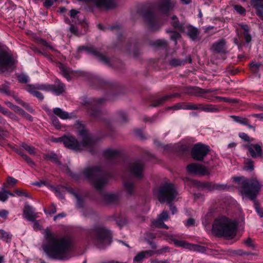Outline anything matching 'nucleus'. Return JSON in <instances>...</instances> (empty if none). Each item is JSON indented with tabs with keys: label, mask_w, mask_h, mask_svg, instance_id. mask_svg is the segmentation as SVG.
<instances>
[{
	"label": "nucleus",
	"mask_w": 263,
	"mask_h": 263,
	"mask_svg": "<svg viewBox=\"0 0 263 263\" xmlns=\"http://www.w3.org/2000/svg\"><path fill=\"white\" fill-rule=\"evenodd\" d=\"M45 242L43 249L47 256L54 259L67 260L70 258V252L73 248L72 239L66 236L58 238L50 230H45Z\"/></svg>",
	"instance_id": "1"
},
{
	"label": "nucleus",
	"mask_w": 263,
	"mask_h": 263,
	"mask_svg": "<svg viewBox=\"0 0 263 263\" xmlns=\"http://www.w3.org/2000/svg\"><path fill=\"white\" fill-rule=\"evenodd\" d=\"M79 134L82 136V143L78 142L73 136H64V145L70 149L76 151H81L84 148H92L95 145V141L88 133V130L84 127L79 130Z\"/></svg>",
	"instance_id": "2"
},
{
	"label": "nucleus",
	"mask_w": 263,
	"mask_h": 263,
	"mask_svg": "<svg viewBox=\"0 0 263 263\" xmlns=\"http://www.w3.org/2000/svg\"><path fill=\"white\" fill-rule=\"evenodd\" d=\"M237 224L226 216H221L215 219L212 227V232L217 237L233 238L236 234Z\"/></svg>",
	"instance_id": "3"
},
{
	"label": "nucleus",
	"mask_w": 263,
	"mask_h": 263,
	"mask_svg": "<svg viewBox=\"0 0 263 263\" xmlns=\"http://www.w3.org/2000/svg\"><path fill=\"white\" fill-rule=\"evenodd\" d=\"M82 174L98 191L101 190L107 183L109 178L108 174L100 166L98 165L85 168L83 171Z\"/></svg>",
	"instance_id": "4"
},
{
	"label": "nucleus",
	"mask_w": 263,
	"mask_h": 263,
	"mask_svg": "<svg viewBox=\"0 0 263 263\" xmlns=\"http://www.w3.org/2000/svg\"><path fill=\"white\" fill-rule=\"evenodd\" d=\"M234 179L239 183V190L242 195L251 200L256 199L262 186L256 178L241 180L240 177H236Z\"/></svg>",
	"instance_id": "5"
},
{
	"label": "nucleus",
	"mask_w": 263,
	"mask_h": 263,
	"mask_svg": "<svg viewBox=\"0 0 263 263\" xmlns=\"http://www.w3.org/2000/svg\"><path fill=\"white\" fill-rule=\"evenodd\" d=\"M88 237L100 249H103L111 243V234L109 231L102 227L96 226L88 231Z\"/></svg>",
	"instance_id": "6"
},
{
	"label": "nucleus",
	"mask_w": 263,
	"mask_h": 263,
	"mask_svg": "<svg viewBox=\"0 0 263 263\" xmlns=\"http://www.w3.org/2000/svg\"><path fill=\"white\" fill-rule=\"evenodd\" d=\"M17 61L14 59L9 48L0 44V74L16 68Z\"/></svg>",
	"instance_id": "7"
},
{
	"label": "nucleus",
	"mask_w": 263,
	"mask_h": 263,
	"mask_svg": "<svg viewBox=\"0 0 263 263\" xmlns=\"http://www.w3.org/2000/svg\"><path fill=\"white\" fill-rule=\"evenodd\" d=\"M104 101V98L95 99L84 97L82 104L87 109L88 114L92 118L96 120H102V112L99 109V107Z\"/></svg>",
	"instance_id": "8"
},
{
	"label": "nucleus",
	"mask_w": 263,
	"mask_h": 263,
	"mask_svg": "<svg viewBox=\"0 0 263 263\" xmlns=\"http://www.w3.org/2000/svg\"><path fill=\"white\" fill-rule=\"evenodd\" d=\"M178 194L174 185L171 183L161 184L158 191L157 197L160 202H172Z\"/></svg>",
	"instance_id": "9"
},
{
	"label": "nucleus",
	"mask_w": 263,
	"mask_h": 263,
	"mask_svg": "<svg viewBox=\"0 0 263 263\" xmlns=\"http://www.w3.org/2000/svg\"><path fill=\"white\" fill-rule=\"evenodd\" d=\"M210 152V147L201 143L195 144L191 151L192 158L196 161H203Z\"/></svg>",
	"instance_id": "10"
},
{
	"label": "nucleus",
	"mask_w": 263,
	"mask_h": 263,
	"mask_svg": "<svg viewBox=\"0 0 263 263\" xmlns=\"http://www.w3.org/2000/svg\"><path fill=\"white\" fill-rule=\"evenodd\" d=\"M142 17L147 26L153 31L158 30L162 25L159 22L157 16L151 9L144 10L142 13Z\"/></svg>",
	"instance_id": "11"
},
{
	"label": "nucleus",
	"mask_w": 263,
	"mask_h": 263,
	"mask_svg": "<svg viewBox=\"0 0 263 263\" xmlns=\"http://www.w3.org/2000/svg\"><path fill=\"white\" fill-rule=\"evenodd\" d=\"M195 186L206 192H212L215 190L222 191L228 189L227 185L222 184L214 183L209 181H196L194 182Z\"/></svg>",
	"instance_id": "12"
},
{
	"label": "nucleus",
	"mask_w": 263,
	"mask_h": 263,
	"mask_svg": "<svg viewBox=\"0 0 263 263\" xmlns=\"http://www.w3.org/2000/svg\"><path fill=\"white\" fill-rule=\"evenodd\" d=\"M243 147L248 150L247 155L252 158L263 157L262 144L257 143H249L243 145Z\"/></svg>",
	"instance_id": "13"
},
{
	"label": "nucleus",
	"mask_w": 263,
	"mask_h": 263,
	"mask_svg": "<svg viewBox=\"0 0 263 263\" xmlns=\"http://www.w3.org/2000/svg\"><path fill=\"white\" fill-rule=\"evenodd\" d=\"M144 164L141 160H136L129 165L130 174L136 178L141 179L143 177Z\"/></svg>",
	"instance_id": "14"
},
{
	"label": "nucleus",
	"mask_w": 263,
	"mask_h": 263,
	"mask_svg": "<svg viewBox=\"0 0 263 263\" xmlns=\"http://www.w3.org/2000/svg\"><path fill=\"white\" fill-rule=\"evenodd\" d=\"M187 171L191 174L199 175H206L210 174L209 171L203 165L193 163L187 166Z\"/></svg>",
	"instance_id": "15"
},
{
	"label": "nucleus",
	"mask_w": 263,
	"mask_h": 263,
	"mask_svg": "<svg viewBox=\"0 0 263 263\" xmlns=\"http://www.w3.org/2000/svg\"><path fill=\"white\" fill-rule=\"evenodd\" d=\"M45 90L50 91L57 96L62 94L65 91V85L59 79H56L53 85L45 84Z\"/></svg>",
	"instance_id": "16"
},
{
	"label": "nucleus",
	"mask_w": 263,
	"mask_h": 263,
	"mask_svg": "<svg viewBox=\"0 0 263 263\" xmlns=\"http://www.w3.org/2000/svg\"><path fill=\"white\" fill-rule=\"evenodd\" d=\"M82 48L84 50H85L87 53L91 54L94 56L96 57L100 61L104 63V64L109 66H111L109 58H108L105 55H102L100 53V51L96 48H95L93 46H91L89 47H82Z\"/></svg>",
	"instance_id": "17"
},
{
	"label": "nucleus",
	"mask_w": 263,
	"mask_h": 263,
	"mask_svg": "<svg viewBox=\"0 0 263 263\" xmlns=\"http://www.w3.org/2000/svg\"><path fill=\"white\" fill-rule=\"evenodd\" d=\"M182 32H184L193 41L198 40V36L200 33L198 28L190 25H185V28Z\"/></svg>",
	"instance_id": "18"
},
{
	"label": "nucleus",
	"mask_w": 263,
	"mask_h": 263,
	"mask_svg": "<svg viewBox=\"0 0 263 263\" xmlns=\"http://www.w3.org/2000/svg\"><path fill=\"white\" fill-rule=\"evenodd\" d=\"M212 52L216 53H225L227 52L226 42L221 39L214 43L211 47Z\"/></svg>",
	"instance_id": "19"
},
{
	"label": "nucleus",
	"mask_w": 263,
	"mask_h": 263,
	"mask_svg": "<svg viewBox=\"0 0 263 263\" xmlns=\"http://www.w3.org/2000/svg\"><path fill=\"white\" fill-rule=\"evenodd\" d=\"M174 7V3L171 0H160L158 8L162 13L168 14L169 11Z\"/></svg>",
	"instance_id": "20"
},
{
	"label": "nucleus",
	"mask_w": 263,
	"mask_h": 263,
	"mask_svg": "<svg viewBox=\"0 0 263 263\" xmlns=\"http://www.w3.org/2000/svg\"><path fill=\"white\" fill-rule=\"evenodd\" d=\"M23 216L28 221L34 220L38 217L35 209L29 204H25L23 210Z\"/></svg>",
	"instance_id": "21"
},
{
	"label": "nucleus",
	"mask_w": 263,
	"mask_h": 263,
	"mask_svg": "<svg viewBox=\"0 0 263 263\" xmlns=\"http://www.w3.org/2000/svg\"><path fill=\"white\" fill-rule=\"evenodd\" d=\"M216 91L215 89H201L198 87H185L183 92L186 93H195L197 95H202L206 93L214 92Z\"/></svg>",
	"instance_id": "22"
},
{
	"label": "nucleus",
	"mask_w": 263,
	"mask_h": 263,
	"mask_svg": "<svg viewBox=\"0 0 263 263\" xmlns=\"http://www.w3.org/2000/svg\"><path fill=\"white\" fill-rule=\"evenodd\" d=\"M104 156L110 160H119L121 158L120 151L112 149H107L103 152Z\"/></svg>",
	"instance_id": "23"
},
{
	"label": "nucleus",
	"mask_w": 263,
	"mask_h": 263,
	"mask_svg": "<svg viewBox=\"0 0 263 263\" xmlns=\"http://www.w3.org/2000/svg\"><path fill=\"white\" fill-rule=\"evenodd\" d=\"M195 110H200L205 112H216L219 111L218 108L215 105L207 104L204 105L203 104H195Z\"/></svg>",
	"instance_id": "24"
},
{
	"label": "nucleus",
	"mask_w": 263,
	"mask_h": 263,
	"mask_svg": "<svg viewBox=\"0 0 263 263\" xmlns=\"http://www.w3.org/2000/svg\"><path fill=\"white\" fill-rule=\"evenodd\" d=\"M180 96V95L178 93H175L174 94L166 95L165 96L162 97L159 99L154 100L152 102V104H151V106L152 107H157L158 106L163 104L165 101L169 100L170 99L173 97H177Z\"/></svg>",
	"instance_id": "25"
},
{
	"label": "nucleus",
	"mask_w": 263,
	"mask_h": 263,
	"mask_svg": "<svg viewBox=\"0 0 263 263\" xmlns=\"http://www.w3.org/2000/svg\"><path fill=\"white\" fill-rule=\"evenodd\" d=\"M123 187L128 196L132 195L135 189V183L130 180H124L123 182Z\"/></svg>",
	"instance_id": "26"
},
{
	"label": "nucleus",
	"mask_w": 263,
	"mask_h": 263,
	"mask_svg": "<svg viewBox=\"0 0 263 263\" xmlns=\"http://www.w3.org/2000/svg\"><path fill=\"white\" fill-rule=\"evenodd\" d=\"M195 104L192 103L181 102L176 104L173 106H171V108H173L174 110H195Z\"/></svg>",
	"instance_id": "27"
},
{
	"label": "nucleus",
	"mask_w": 263,
	"mask_h": 263,
	"mask_svg": "<svg viewBox=\"0 0 263 263\" xmlns=\"http://www.w3.org/2000/svg\"><path fill=\"white\" fill-rule=\"evenodd\" d=\"M191 63L192 62V58L190 56L187 59L181 60L178 58H172L169 61V64L174 67L184 65L187 62Z\"/></svg>",
	"instance_id": "28"
},
{
	"label": "nucleus",
	"mask_w": 263,
	"mask_h": 263,
	"mask_svg": "<svg viewBox=\"0 0 263 263\" xmlns=\"http://www.w3.org/2000/svg\"><path fill=\"white\" fill-rule=\"evenodd\" d=\"M10 96H12L17 103L21 105L23 107H24L26 110L29 111L30 112L33 113L34 112V110L33 109L32 107L30 106L29 104H28L27 103L25 102L22 100L20 99L18 97V96L15 94L14 91L12 92V95H10Z\"/></svg>",
	"instance_id": "29"
},
{
	"label": "nucleus",
	"mask_w": 263,
	"mask_h": 263,
	"mask_svg": "<svg viewBox=\"0 0 263 263\" xmlns=\"http://www.w3.org/2000/svg\"><path fill=\"white\" fill-rule=\"evenodd\" d=\"M45 84H28L25 87V90L32 96L37 90H45Z\"/></svg>",
	"instance_id": "30"
},
{
	"label": "nucleus",
	"mask_w": 263,
	"mask_h": 263,
	"mask_svg": "<svg viewBox=\"0 0 263 263\" xmlns=\"http://www.w3.org/2000/svg\"><path fill=\"white\" fill-rule=\"evenodd\" d=\"M154 254V252L151 250L142 251L138 253L134 258V261L136 262H141L146 255L151 256Z\"/></svg>",
	"instance_id": "31"
},
{
	"label": "nucleus",
	"mask_w": 263,
	"mask_h": 263,
	"mask_svg": "<svg viewBox=\"0 0 263 263\" xmlns=\"http://www.w3.org/2000/svg\"><path fill=\"white\" fill-rule=\"evenodd\" d=\"M172 20L171 25L172 26L182 32L185 28V26L179 22L176 15L173 16Z\"/></svg>",
	"instance_id": "32"
},
{
	"label": "nucleus",
	"mask_w": 263,
	"mask_h": 263,
	"mask_svg": "<svg viewBox=\"0 0 263 263\" xmlns=\"http://www.w3.org/2000/svg\"><path fill=\"white\" fill-rule=\"evenodd\" d=\"M53 112L54 113V115L58 116L62 119L65 120L70 118L68 113L63 110L60 108L56 107L53 108Z\"/></svg>",
	"instance_id": "33"
},
{
	"label": "nucleus",
	"mask_w": 263,
	"mask_h": 263,
	"mask_svg": "<svg viewBox=\"0 0 263 263\" xmlns=\"http://www.w3.org/2000/svg\"><path fill=\"white\" fill-rule=\"evenodd\" d=\"M59 68L60 70L61 74L68 81L70 80V69L66 68L64 64L60 63L59 65Z\"/></svg>",
	"instance_id": "34"
},
{
	"label": "nucleus",
	"mask_w": 263,
	"mask_h": 263,
	"mask_svg": "<svg viewBox=\"0 0 263 263\" xmlns=\"http://www.w3.org/2000/svg\"><path fill=\"white\" fill-rule=\"evenodd\" d=\"M104 200L105 202L108 204L116 203L118 201V197L115 194H106L104 196Z\"/></svg>",
	"instance_id": "35"
},
{
	"label": "nucleus",
	"mask_w": 263,
	"mask_h": 263,
	"mask_svg": "<svg viewBox=\"0 0 263 263\" xmlns=\"http://www.w3.org/2000/svg\"><path fill=\"white\" fill-rule=\"evenodd\" d=\"M263 65L260 63L252 62L249 64V67L251 71L254 74H258L260 67Z\"/></svg>",
	"instance_id": "36"
},
{
	"label": "nucleus",
	"mask_w": 263,
	"mask_h": 263,
	"mask_svg": "<svg viewBox=\"0 0 263 263\" xmlns=\"http://www.w3.org/2000/svg\"><path fill=\"white\" fill-rule=\"evenodd\" d=\"M152 226L158 228H162L165 229H168V227L166 225L163 221L160 218H157L152 221Z\"/></svg>",
	"instance_id": "37"
},
{
	"label": "nucleus",
	"mask_w": 263,
	"mask_h": 263,
	"mask_svg": "<svg viewBox=\"0 0 263 263\" xmlns=\"http://www.w3.org/2000/svg\"><path fill=\"white\" fill-rule=\"evenodd\" d=\"M12 92L8 84H3L0 86V93L10 96V95H12Z\"/></svg>",
	"instance_id": "38"
},
{
	"label": "nucleus",
	"mask_w": 263,
	"mask_h": 263,
	"mask_svg": "<svg viewBox=\"0 0 263 263\" xmlns=\"http://www.w3.org/2000/svg\"><path fill=\"white\" fill-rule=\"evenodd\" d=\"M117 120L121 123H126L128 121L127 115L123 111H119L117 112Z\"/></svg>",
	"instance_id": "39"
},
{
	"label": "nucleus",
	"mask_w": 263,
	"mask_h": 263,
	"mask_svg": "<svg viewBox=\"0 0 263 263\" xmlns=\"http://www.w3.org/2000/svg\"><path fill=\"white\" fill-rule=\"evenodd\" d=\"M230 117L232 119H233V120L236 122L239 123L242 125L248 124V121H249L248 119L246 118H243L240 116L232 115Z\"/></svg>",
	"instance_id": "40"
},
{
	"label": "nucleus",
	"mask_w": 263,
	"mask_h": 263,
	"mask_svg": "<svg viewBox=\"0 0 263 263\" xmlns=\"http://www.w3.org/2000/svg\"><path fill=\"white\" fill-rule=\"evenodd\" d=\"M0 238L4 241L9 242L11 240V235L3 230H0Z\"/></svg>",
	"instance_id": "41"
},
{
	"label": "nucleus",
	"mask_w": 263,
	"mask_h": 263,
	"mask_svg": "<svg viewBox=\"0 0 263 263\" xmlns=\"http://www.w3.org/2000/svg\"><path fill=\"white\" fill-rule=\"evenodd\" d=\"M46 158L54 162L56 164H61V162L59 160L57 155L54 153L48 154L46 155Z\"/></svg>",
	"instance_id": "42"
},
{
	"label": "nucleus",
	"mask_w": 263,
	"mask_h": 263,
	"mask_svg": "<svg viewBox=\"0 0 263 263\" xmlns=\"http://www.w3.org/2000/svg\"><path fill=\"white\" fill-rule=\"evenodd\" d=\"M238 136L243 141L245 142L250 143L254 141V139L253 138L250 137L245 133H239Z\"/></svg>",
	"instance_id": "43"
},
{
	"label": "nucleus",
	"mask_w": 263,
	"mask_h": 263,
	"mask_svg": "<svg viewBox=\"0 0 263 263\" xmlns=\"http://www.w3.org/2000/svg\"><path fill=\"white\" fill-rule=\"evenodd\" d=\"M21 146L31 155L35 154V148L33 146L29 145L25 143H22Z\"/></svg>",
	"instance_id": "44"
},
{
	"label": "nucleus",
	"mask_w": 263,
	"mask_h": 263,
	"mask_svg": "<svg viewBox=\"0 0 263 263\" xmlns=\"http://www.w3.org/2000/svg\"><path fill=\"white\" fill-rule=\"evenodd\" d=\"M174 243L176 246L183 247L185 248H190L191 245L183 240H179L177 239L173 240Z\"/></svg>",
	"instance_id": "45"
},
{
	"label": "nucleus",
	"mask_w": 263,
	"mask_h": 263,
	"mask_svg": "<svg viewBox=\"0 0 263 263\" xmlns=\"http://www.w3.org/2000/svg\"><path fill=\"white\" fill-rule=\"evenodd\" d=\"M254 162L250 159H247V161L245 163V169L247 171H252L254 170Z\"/></svg>",
	"instance_id": "46"
},
{
	"label": "nucleus",
	"mask_w": 263,
	"mask_h": 263,
	"mask_svg": "<svg viewBox=\"0 0 263 263\" xmlns=\"http://www.w3.org/2000/svg\"><path fill=\"white\" fill-rule=\"evenodd\" d=\"M153 45L156 47L166 48L167 47V43L164 40H158L154 42Z\"/></svg>",
	"instance_id": "47"
},
{
	"label": "nucleus",
	"mask_w": 263,
	"mask_h": 263,
	"mask_svg": "<svg viewBox=\"0 0 263 263\" xmlns=\"http://www.w3.org/2000/svg\"><path fill=\"white\" fill-rule=\"evenodd\" d=\"M17 78L20 83H27L29 81V77L24 73H21L17 76Z\"/></svg>",
	"instance_id": "48"
},
{
	"label": "nucleus",
	"mask_w": 263,
	"mask_h": 263,
	"mask_svg": "<svg viewBox=\"0 0 263 263\" xmlns=\"http://www.w3.org/2000/svg\"><path fill=\"white\" fill-rule=\"evenodd\" d=\"M50 118L52 120V123L53 125L57 129H60L61 127V125L60 123L59 119L57 117L54 115H50Z\"/></svg>",
	"instance_id": "49"
},
{
	"label": "nucleus",
	"mask_w": 263,
	"mask_h": 263,
	"mask_svg": "<svg viewBox=\"0 0 263 263\" xmlns=\"http://www.w3.org/2000/svg\"><path fill=\"white\" fill-rule=\"evenodd\" d=\"M75 197L77 199V206L78 208H83L84 206V200L83 199L76 193H73Z\"/></svg>",
	"instance_id": "50"
},
{
	"label": "nucleus",
	"mask_w": 263,
	"mask_h": 263,
	"mask_svg": "<svg viewBox=\"0 0 263 263\" xmlns=\"http://www.w3.org/2000/svg\"><path fill=\"white\" fill-rule=\"evenodd\" d=\"M254 201V205L255 209L256 211L259 215V216L261 217H263V210L260 208L259 203L258 201L254 200H253Z\"/></svg>",
	"instance_id": "51"
},
{
	"label": "nucleus",
	"mask_w": 263,
	"mask_h": 263,
	"mask_svg": "<svg viewBox=\"0 0 263 263\" xmlns=\"http://www.w3.org/2000/svg\"><path fill=\"white\" fill-rule=\"evenodd\" d=\"M167 32L172 33V34H171L170 37H171V40H172L173 41H174L175 42V44H177V40L178 39H179L180 37H181V35L178 32H177L176 31L170 30V31H168Z\"/></svg>",
	"instance_id": "52"
},
{
	"label": "nucleus",
	"mask_w": 263,
	"mask_h": 263,
	"mask_svg": "<svg viewBox=\"0 0 263 263\" xmlns=\"http://www.w3.org/2000/svg\"><path fill=\"white\" fill-rule=\"evenodd\" d=\"M245 244L248 247L255 249V245L254 240L251 238H248L246 240L244 241Z\"/></svg>",
	"instance_id": "53"
},
{
	"label": "nucleus",
	"mask_w": 263,
	"mask_h": 263,
	"mask_svg": "<svg viewBox=\"0 0 263 263\" xmlns=\"http://www.w3.org/2000/svg\"><path fill=\"white\" fill-rule=\"evenodd\" d=\"M6 191L4 188H2V191L0 192V201L5 202L7 200L8 196Z\"/></svg>",
	"instance_id": "54"
},
{
	"label": "nucleus",
	"mask_w": 263,
	"mask_h": 263,
	"mask_svg": "<svg viewBox=\"0 0 263 263\" xmlns=\"http://www.w3.org/2000/svg\"><path fill=\"white\" fill-rule=\"evenodd\" d=\"M15 193L18 196H25L26 197L30 198V196L29 194L26 192L25 190H16L15 191Z\"/></svg>",
	"instance_id": "55"
},
{
	"label": "nucleus",
	"mask_w": 263,
	"mask_h": 263,
	"mask_svg": "<svg viewBox=\"0 0 263 263\" xmlns=\"http://www.w3.org/2000/svg\"><path fill=\"white\" fill-rule=\"evenodd\" d=\"M158 217L163 221H166L169 218L168 212L167 211H163L158 216Z\"/></svg>",
	"instance_id": "56"
},
{
	"label": "nucleus",
	"mask_w": 263,
	"mask_h": 263,
	"mask_svg": "<svg viewBox=\"0 0 263 263\" xmlns=\"http://www.w3.org/2000/svg\"><path fill=\"white\" fill-rule=\"evenodd\" d=\"M20 115H22V117L26 120L30 122L33 121V117L30 115L25 111L24 110H22Z\"/></svg>",
	"instance_id": "57"
},
{
	"label": "nucleus",
	"mask_w": 263,
	"mask_h": 263,
	"mask_svg": "<svg viewBox=\"0 0 263 263\" xmlns=\"http://www.w3.org/2000/svg\"><path fill=\"white\" fill-rule=\"evenodd\" d=\"M234 9L238 13H239L240 14H244L246 12L245 9L240 5H235Z\"/></svg>",
	"instance_id": "58"
},
{
	"label": "nucleus",
	"mask_w": 263,
	"mask_h": 263,
	"mask_svg": "<svg viewBox=\"0 0 263 263\" xmlns=\"http://www.w3.org/2000/svg\"><path fill=\"white\" fill-rule=\"evenodd\" d=\"M8 132L5 130L2 127H0V139H3L8 137Z\"/></svg>",
	"instance_id": "59"
},
{
	"label": "nucleus",
	"mask_w": 263,
	"mask_h": 263,
	"mask_svg": "<svg viewBox=\"0 0 263 263\" xmlns=\"http://www.w3.org/2000/svg\"><path fill=\"white\" fill-rule=\"evenodd\" d=\"M17 182V180L12 177H8L7 179L8 184L10 185H14Z\"/></svg>",
	"instance_id": "60"
},
{
	"label": "nucleus",
	"mask_w": 263,
	"mask_h": 263,
	"mask_svg": "<svg viewBox=\"0 0 263 263\" xmlns=\"http://www.w3.org/2000/svg\"><path fill=\"white\" fill-rule=\"evenodd\" d=\"M23 158L26 161V162L29 164L30 165H34V163L32 161L31 158L26 155L23 156Z\"/></svg>",
	"instance_id": "61"
},
{
	"label": "nucleus",
	"mask_w": 263,
	"mask_h": 263,
	"mask_svg": "<svg viewBox=\"0 0 263 263\" xmlns=\"http://www.w3.org/2000/svg\"><path fill=\"white\" fill-rule=\"evenodd\" d=\"M245 41L247 43H249L252 40L251 34L249 32H244L243 33Z\"/></svg>",
	"instance_id": "62"
},
{
	"label": "nucleus",
	"mask_w": 263,
	"mask_h": 263,
	"mask_svg": "<svg viewBox=\"0 0 263 263\" xmlns=\"http://www.w3.org/2000/svg\"><path fill=\"white\" fill-rule=\"evenodd\" d=\"M30 221H32L33 222V228L35 230L37 229H41V226L40 225V223L37 220H36V219H34V220H30Z\"/></svg>",
	"instance_id": "63"
},
{
	"label": "nucleus",
	"mask_w": 263,
	"mask_h": 263,
	"mask_svg": "<svg viewBox=\"0 0 263 263\" xmlns=\"http://www.w3.org/2000/svg\"><path fill=\"white\" fill-rule=\"evenodd\" d=\"M151 263H170L168 260H160L157 258H154L151 259Z\"/></svg>",
	"instance_id": "64"
}]
</instances>
